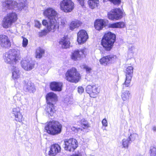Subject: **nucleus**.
I'll list each match as a JSON object with an SVG mask.
<instances>
[{
  "label": "nucleus",
  "mask_w": 156,
  "mask_h": 156,
  "mask_svg": "<svg viewBox=\"0 0 156 156\" xmlns=\"http://www.w3.org/2000/svg\"><path fill=\"white\" fill-rule=\"evenodd\" d=\"M47 106L45 109L46 114L48 117L53 116L55 114L56 110L55 108L54 104L58 101V97L56 94L53 92L48 93L45 96Z\"/></svg>",
  "instance_id": "1"
},
{
  "label": "nucleus",
  "mask_w": 156,
  "mask_h": 156,
  "mask_svg": "<svg viewBox=\"0 0 156 156\" xmlns=\"http://www.w3.org/2000/svg\"><path fill=\"white\" fill-rule=\"evenodd\" d=\"M115 34L111 31L106 32L101 38V45L106 51H110L116 41Z\"/></svg>",
  "instance_id": "2"
},
{
  "label": "nucleus",
  "mask_w": 156,
  "mask_h": 156,
  "mask_svg": "<svg viewBox=\"0 0 156 156\" xmlns=\"http://www.w3.org/2000/svg\"><path fill=\"white\" fill-rule=\"evenodd\" d=\"M62 126L58 121L52 120L47 122L44 129L49 135L55 136L60 134L62 131Z\"/></svg>",
  "instance_id": "3"
},
{
  "label": "nucleus",
  "mask_w": 156,
  "mask_h": 156,
  "mask_svg": "<svg viewBox=\"0 0 156 156\" xmlns=\"http://www.w3.org/2000/svg\"><path fill=\"white\" fill-rule=\"evenodd\" d=\"M65 79L68 82L76 83L82 79V75L74 67L68 69L65 73Z\"/></svg>",
  "instance_id": "4"
},
{
  "label": "nucleus",
  "mask_w": 156,
  "mask_h": 156,
  "mask_svg": "<svg viewBox=\"0 0 156 156\" xmlns=\"http://www.w3.org/2000/svg\"><path fill=\"white\" fill-rule=\"evenodd\" d=\"M18 19V15L16 12H11L8 13L3 19L2 26L4 28L10 27L13 23L17 21Z\"/></svg>",
  "instance_id": "5"
},
{
  "label": "nucleus",
  "mask_w": 156,
  "mask_h": 156,
  "mask_svg": "<svg viewBox=\"0 0 156 156\" xmlns=\"http://www.w3.org/2000/svg\"><path fill=\"white\" fill-rule=\"evenodd\" d=\"M4 60L7 63L14 64L16 63L20 59V57L17 51L14 49H11L6 52L4 55Z\"/></svg>",
  "instance_id": "6"
},
{
  "label": "nucleus",
  "mask_w": 156,
  "mask_h": 156,
  "mask_svg": "<svg viewBox=\"0 0 156 156\" xmlns=\"http://www.w3.org/2000/svg\"><path fill=\"white\" fill-rule=\"evenodd\" d=\"M58 19L48 20V22L47 20H43L42 21L43 25L46 27L48 32H54L58 30L59 27V23L57 21Z\"/></svg>",
  "instance_id": "7"
},
{
  "label": "nucleus",
  "mask_w": 156,
  "mask_h": 156,
  "mask_svg": "<svg viewBox=\"0 0 156 156\" xmlns=\"http://www.w3.org/2000/svg\"><path fill=\"white\" fill-rule=\"evenodd\" d=\"M60 9L64 12L69 13L74 9L75 5L72 0H62L60 2Z\"/></svg>",
  "instance_id": "8"
},
{
  "label": "nucleus",
  "mask_w": 156,
  "mask_h": 156,
  "mask_svg": "<svg viewBox=\"0 0 156 156\" xmlns=\"http://www.w3.org/2000/svg\"><path fill=\"white\" fill-rule=\"evenodd\" d=\"M87 54V50L86 48L80 50L76 49L71 53L70 58L73 61H77L85 58Z\"/></svg>",
  "instance_id": "9"
},
{
  "label": "nucleus",
  "mask_w": 156,
  "mask_h": 156,
  "mask_svg": "<svg viewBox=\"0 0 156 156\" xmlns=\"http://www.w3.org/2000/svg\"><path fill=\"white\" fill-rule=\"evenodd\" d=\"M123 12L120 8H115L111 10L107 14L108 19L111 20H117L123 17Z\"/></svg>",
  "instance_id": "10"
},
{
  "label": "nucleus",
  "mask_w": 156,
  "mask_h": 156,
  "mask_svg": "<svg viewBox=\"0 0 156 156\" xmlns=\"http://www.w3.org/2000/svg\"><path fill=\"white\" fill-rule=\"evenodd\" d=\"M64 149L69 151H74L78 147L77 140L73 138L65 139L64 141Z\"/></svg>",
  "instance_id": "11"
},
{
  "label": "nucleus",
  "mask_w": 156,
  "mask_h": 156,
  "mask_svg": "<svg viewBox=\"0 0 156 156\" xmlns=\"http://www.w3.org/2000/svg\"><path fill=\"white\" fill-rule=\"evenodd\" d=\"M43 14L48 20L58 19V13L52 7H49L44 10Z\"/></svg>",
  "instance_id": "12"
},
{
  "label": "nucleus",
  "mask_w": 156,
  "mask_h": 156,
  "mask_svg": "<svg viewBox=\"0 0 156 156\" xmlns=\"http://www.w3.org/2000/svg\"><path fill=\"white\" fill-rule=\"evenodd\" d=\"M25 6L24 2L17 3L15 1L10 0L9 3L6 4L5 7L9 10H12L14 8H17L18 10H21Z\"/></svg>",
  "instance_id": "13"
},
{
  "label": "nucleus",
  "mask_w": 156,
  "mask_h": 156,
  "mask_svg": "<svg viewBox=\"0 0 156 156\" xmlns=\"http://www.w3.org/2000/svg\"><path fill=\"white\" fill-rule=\"evenodd\" d=\"M87 92L93 98H96L100 92V89L96 84L88 85L86 89Z\"/></svg>",
  "instance_id": "14"
},
{
  "label": "nucleus",
  "mask_w": 156,
  "mask_h": 156,
  "mask_svg": "<svg viewBox=\"0 0 156 156\" xmlns=\"http://www.w3.org/2000/svg\"><path fill=\"white\" fill-rule=\"evenodd\" d=\"M133 68L131 66H128L124 72L126 74V79L123 84L125 85V87H128L132 79L133 73Z\"/></svg>",
  "instance_id": "15"
},
{
  "label": "nucleus",
  "mask_w": 156,
  "mask_h": 156,
  "mask_svg": "<svg viewBox=\"0 0 156 156\" xmlns=\"http://www.w3.org/2000/svg\"><path fill=\"white\" fill-rule=\"evenodd\" d=\"M116 56L110 54L102 57L99 60L100 64L104 66H107L113 63L116 59Z\"/></svg>",
  "instance_id": "16"
},
{
  "label": "nucleus",
  "mask_w": 156,
  "mask_h": 156,
  "mask_svg": "<svg viewBox=\"0 0 156 156\" xmlns=\"http://www.w3.org/2000/svg\"><path fill=\"white\" fill-rule=\"evenodd\" d=\"M11 46V42L8 36L3 34H0V46L5 49H8Z\"/></svg>",
  "instance_id": "17"
},
{
  "label": "nucleus",
  "mask_w": 156,
  "mask_h": 156,
  "mask_svg": "<svg viewBox=\"0 0 156 156\" xmlns=\"http://www.w3.org/2000/svg\"><path fill=\"white\" fill-rule=\"evenodd\" d=\"M88 38V34L86 30L81 29L77 33V41L80 44L84 43Z\"/></svg>",
  "instance_id": "18"
},
{
  "label": "nucleus",
  "mask_w": 156,
  "mask_h": 156,
  "mask_svg": "<svg viewBox=\"0 0 156 156\" xmlns=\"http://www.w3.org/2000/svg\"><path fill=\"white\" fill-rule=\"evenodd\" d=\"M35 62L30 60H23L21 62L22 67L25 70L29 71L33 69L34 66Z\"/></svg>",
  "instance_id": "19"
},
{
  "label": "nucleus",
  "mask_w": 156,
  "mask_h": 156,
  "mask_svg": "<svg viewBox=\"0 0 156 156\" xmlns=\"http://www.w3.org/2000/svg\"><path fill=\"white\" fill-rule=\"evenodd\" d=\"M108 22V20L105 19H98L94 21V27L97 30L100 31L107 26Z\"/></svg>",
  "instance_id": "20"
},
{
  "label": "nucleus",
  "mask_w": 156,
  "mask_h": 156,
  "mask_svg": "<svg viewBox=\"0 0 156 156\" xmlns=\"http://www.w3.org/2000/svg\"><path fill=\"white\" fill-rule=\"evenodd\" d=\"M12 114L14 117V120L16 122H21L24 120V118L19 107L13 108L12 111Z\"/></svg>",
  "instance_id": "21"
},
{
  "label": "nucleus",
  "mask_w": 156,
  "mask_h": 156,
  "mask_svg": "<svg viewBox=\"0 0 156 156\" xmlns=\"http://www.w3.org/2000/svg\"><path fill=\"white\" fill-rule=\"evenodd\" d=\"M80 123L81 126L82 128H77L73 126L71 128V129L72 130L78 132L80 130L82 131L83 130L87 129L89 128L90 127L89 123L87 122V120L84 118H83L81 120Z\"/></svg>",
  "instance_id": "22"
},
{
  "label": "nucleus",
  "mask_w": 156,
  "mask_h": 156,
  "mask_svg": "<svg viewBox=\"0 0 156 156\" xmlns=\"http://www.w3.org/2000/svg\"><path fill=\"white\" fill-rule=\"evenodd\" d=\"M61 147L60 146L56 144H53L50 146V149L48 152V155L51 156H55L58 153L61 152Z\"/></svg>",
  "instance_id": "23"
},
{
  "label": "nucleus",
  "mask_w": 156,
  "mask_h": 156,
  "mask_svg": "<svg viewBox=\"0 0 156 156\" xmlns=\"http://www.w3.org/2000/svg\"><path fill=\"white\" fill-rule=\"evenodd\" d=\"M59 44L63 49H67L69 48L70 44V38L67 35L64 36L59 41Z\"/></svg>",
  "instance_id": "24"
},
{
  "label": "nucleus",
  "mask_w": 156,
  "mask_h": 156,
  "mask_svg": "<svg viewBox=\"0 0 156 156\" xmlns=\"http://www.w3.org/2000/svg\"><path fill=\"white\" fill-rule=\"evenodd\" d=\"M62 83L60 82H52L50 85L51 90L53 91H60L62 90Z\"/></svg>",
  "instance_id": "25"
},
{
  "label": "nucleus",
  "mask_w": 156,
  "mask_h": 156,
  "mask_svg": "<svg viewBox=\"0 0 156 156\" xmlns=\"http://www.w3.org/2000/svg\"><path fill=\"white\" fill-rule=\"evenodd\" d=\"M24 90L26 92L33 93L35 91L36 89L34 84L30 82H25V85L24 87Z\"/></svg>",
  "instance_id": "26"
},
{
  "label": "nucleus",
  "mask_w": 156,
  "mask_h": 156,
  "mask_svg": "<svg viewBox=\"0 0 156 156\" xmlns=\"http://www.w3.org/2000/svg\"><path fill=\"white\" fill-rule=\"evenodd\" d=\"M125 24L122 21L116 22L112 23H110L108 26V28H122L124 27Z\"/></svg>",
  "instance_id": "27"
},
{
  "label": "nucleus",
  "mask_w": 156,
  "mask_h": 156,
  "mask_svg": "<svg viewBox=\"0 0 156 156\" xmlns=\"http://www.w3.org/2000/svg\"><path fill=\"white\" fill-rule=\"evenodd\" d=\"M82 24L81 22L76 20L72 21L70 23L69 29L72 30H73L74 29L78 28Z\"/></svg>",
  "instance_id": "28"
},
{
  "label": "nucleus",
  "mask_w": 156,
  "mask_h": 156,
  "mask_svg": "<svg viewBox=\"0 0 156 156\" xmlns=\"http://www.w3.org/2000/svg\"><path fill=\"white\" fill-rule=\"evenodd\" d=\"M45 53V50L41 47H39L37 48L35 52V56L36 58H41L44 55Z\"/></svg>",
  "instance_id": "29"
},
{
  "label": "nucleus",
  "mask_w": 156,
  "mask_h": 156,
  "mask_svg": "<svg viewBox=\"0 0 156 156\" xmlns=\"http://www.w3.org/2000/svg\"><path fill=\"white\" fill-rule=\"evenodd\" d=\"M12 78L14 80H16L19 78L20 77V71L17 69L16 67L13 66L12 69Z\"/></svg>",
  "instance_id": "30"
},
{
  "label": "nucleus",
  "mask_w": 156,
  "mask_h": 156,
  "mask_svg": "<svg viewBox=\"0 0 156 156\" xmlns=\"http://www.w3.org/2000/svg\"><path fill=\"white\" fill-rule=\"evenodd\" d=\"M87 3L90 8L93 9L98 6V4L99 3V0H88Z\"/></svg>",
  "instance_id": "31"
},
{
  "label": "nucleus",
  "mask_w": 156,
  "mask_h": 156,
  "mask_svg": "<svg viewBox=\"0 0 156 156\" xmlns=\"http://www.w3.org/2000/svg\"><path fill=\"white\" fill-rule=\"evenodd\" d=\"M121 98L123 101H127L131 98L130 94L129 91H126L123 92L121 95Z\"/></svg>",
  "instance_id": "32"
},
{
  "label": "nucleus",
  "mask_w": 156,
  "mask_h": 156,
  "mask_svg": "<svg viewBox=\"0 0 156 156\" xmlns=\"http://www.w3.org/2000/svg\"><path fill=\"white\" fill-rule=\"evenodd\" d=\"M131 143L130 139L128 138L126 139H124L122 140V145L124 148H128L129 144Z\"/></svg>",
  "instance_id": "33"
},
{
  "label": "nucleus",
  "mask_w": 156,
  "mask_h": 156,
  "mask_svg": "<svg viewBox=\"0 0 156 156\" xmlns=\"http://www.w3.org/2000/svg\"><path fill=\"white\" fill-rule=\"evenodd\" d=\"M82 68L86 70L87 73H91L92 69L91 67L86 64H83L82 65Z\"/></svg>",
  "instance_id": "34"
},
{
  "label": "nucleus",
  "mask_w": 156,
  "mask_h": 156,
  "mask_svg": "<svg viewBox=\"0 0 156 156\" xmlns=\"http://www.w3.org/2000/svg\"><path fill=\"white\" fill-rule=\"evenodd\" d=\"M138 137V135L136 133H133L130 135L129 137H128V139H130V141H134L136 140Z\"/></svg>",
  "instance_id": "35"
},
{
  "label": "nucleus",
  "mask_w": 156,
  "mask_h": 156,
  "mask_svg": "<svg viewBox=\"0 0 156 156\" xmlns=\"http://www.w3.org/2000/svg\"><path fill=\"white\" fill-rule=\"evenodd\" d=\"M48 32L47 29L43 30L38 32V35L39 37H42L46 35Z\"/></svg>",
  "instance_id": "36"
},
{
  "label": "nucleus",
  "mask_w": 156,
  "mask_h": 156,
  "mask_svg": "<svg viewBox=\"0 0 156 156\" xmlns=\"http://www.w3.org/2000/svg\"><path fill=\"white\" fill-rule=\"evenodd\" d=\"M108 1L112 3L115 5H119L121 2V0H103L104 2H105Z\"/></svg>",
  "instance_id": "37"
},
{
  "label": "nucleus",
  "mask_w": 156,
  "mask_h": 156,
  "mask_svg": "<svg viewBox=\"0 0 156 156\" xmlns=\"http://www.w3.org/2000/svg\"><path fill=\"white\" fill-rule=\"evenodd\" d=\"M21 37L23 39L22 43V46L23 47H25L27 46L28 44V40L23 36H22Z\"/></svg>",
  "instance_id": "38"
},
{
  "label": "nucleus",
  "mask_w": 156,
  "mask_h": 156,
  "mask_svg": "<svg viewBox=\"0 0 156 156\" xmlns=\"http://www.w3.org/2000/svg\"><path fill=\"white\" fill-rule=\"evenodd\" d=\"M151 156H156V148L155 147H153L151 150Z\"/></svg>",
  "instance_id": "39"
},
{
  "label": "nucleus",
  "mask_w": 156,
  "mask_h": 156,
  "mask_svg": "<svg viewBox=\"0 0 156 156\" xmlns=\"http://www.w3.org/2000/svg\"><path fill=\"white\" fill-rule=\"evenodd\" d=\"M84 88L81 86L79 87L78 88V91L79 93L82 94L84 92Z\"/></svg>",
  "instance_id": "40"
},
{
  "label": "nucleus",
  "mask_w": 156,
  "mask_h": 156,
  "mask_svg": "<svg viewBox=\"0 0 156 156\" xmlns=\"http://www.w3.org/2000/svg\"><path fill=\"white\" fill-rule=\"evenodd\" d=\"M103 126H107L108 125L107 121L105 119H103L102 121Z\"/></svg>",
  "instance_id": "41"
},
{
  "label": "nucleus",
  "mask_w": 156,
  "mask_h": 156,
  "mask_svg": "<svg viewBox=\"0 0 156 156\" xmlns=\"http://www.w3.org/2000/svg\"><path fill=\"white\" fill-rule=\"evenodd\" d=\"M80 4L82 6H84L85 2L84 0H77Z\"/></svg>",
  "instance_id": "42"
},
{
  "label": "nucleus",
  "mask_w": 156,
  "mask_h": 156,
  "mask_svg": "<svg viewBox=\"0 0 156 156\" xmlns=\"http://www.w3.org/2000/svg\"><path fill=\"white\" fill-rule=\"evenodd\" d=\"M71 156H82V155L80 153H79L77 154H73Z\"/></svg>",
  "instance_id": "43"
},
{
  "label": "nucleus",
  "mask_w": 156,
  "mask_h": 156,
  "mask_svg": "<svg viewBox=\"0 0 156 156\" xmlns=\"http://www.w3.org/2000/svg\"><path fill=\"white\" fill-rule=\"evenodd\" d=\"M65 24V23L63 20H62V21H61V25L62 27H64Z\"/></svg>",
  "instance_id": "44"
},
{
  "label": "nucleus",
  "mask_w": 156,
  "mask_h": 156,
  "mask_svg": "<svg viewBox=\"0 0 156 156\" xmlns=\"http://www.w3.org/2000/svg\"><path fill=\"white\" fill-rule=\"evenodd\" d=\"M152 129L154 132L156 131V127L155 126H154L152 128Z\"/></svg>",
  "instance_id": "45"
},
{
  "label": "nucleus",
  "mask_w": 156,
  "mask_h": 156,
  "mask_svg": "<svg viewBox=\"0 0 156 156\" xmlns=\"http://www.w3.org/2000/svg\"><path fill=\"white\" fill-rule=\"evenodd\" d=\"M75 118H76L75 119H77L78 118H80V115L76 116H75Z\"/></svg>",
  "instance_id": "46"
},
{
  "label": "nucleus",
  "mask_w": 156,
  "mask_h": 156,
  "mask_svg": "<svg viewBox=\"0 0 156 156\" xmlns=\"http://www.w3.org/2000/svg\"><path fill=\"white\" fill-rule=\"evenodd\" d=\"M41 24H39V26H37V27H38V28H40V26H41Z\"/></svg>",
  "instance_id": "47"
}]
</instances>
